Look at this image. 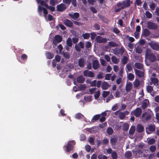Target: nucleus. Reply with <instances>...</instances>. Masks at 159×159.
Returning a JSON list of instances; mask_svg holds the SVG:
<instances>
[{"label":"nucleus","instance_id":"obj_1","mask_svg":"<svg viewBox=\"0 0 159 159\" xmlns=\"http://www.w3.org/2000/svg\"><path fill=\"white\" fill-rule=\"evenodd\" d=\"M153 115L152 111L150 109H148L146 111L143 113L141 119L142 121L143 122L149 121L152 118Z\"/></svg>","mask_w":159,"mask_h":159},{"label":"nucleus","instance_id":"obj_2","mask_svg":"<svg viewBox=\"0 0 159 159\" xmlns=\"http://www.w3.org/2000/svg\"><path fill=\"white\" fill-rule=\"evenodd\" d=\"M145 56L146 58L151 62H153L156 60L155 55L149 48L147 49L145 51Z\"/></svg>","mask_w":159,"mask_h":159},{"label":"nucleus","instance_id":"obj_3","mask_svg":"<svg viewBox=\"0 0 159 159\" xmlns=\"http://www.w3.org/2000/svg\"><path fill=\"white\" fill-rule=\"evenodd\" d=\"M76 143L75 140L70 141L68 142L66 145L64 146L66 148L65 151L67 152H69L70 151L74 150V146L75 144Z\"/></svg>","mask_w":159,"mask_h":159},{"label":"nucleus","instance_id":"obj_4","mask_svg":"<svg viewBox=\"0 0 159 159\" xmlns=\"http://www.w3.org/2000/svg\"><path fill=\"white\" fill-rule=\"evenodd\" d=\"M147 39L150 41V42L148 43V44L149 45L153 50L156 51H159V43L158 42L152 41L148 38H147Z\"/></svg>","mask_w":159,"mask_h":159},{"label":"nucleus","instance_id":"obj_5","mask_svg":"<svg viewBox=\"0 0 159 159\" xmlns=\"http://www.w3.org/2000/svg\"><path fill=\"white\" fill-rule=\"evenodd\" d=\"M142 110L141 108L137 107L135 110L131 111V114L136 117H139L141 115Z\"/></svg>","mask_w":159,"mask_h":159},{"label":"nucleus","instance_id":"obj_6","mask_svg":"<svg viewBox=\"0 0 159 159\" xmlns=\"http://www.w3.org/2000/svg\"><path fill=\"white\" fill-rule=\"evenodd\" d=\"M147 27L149 29L155 30L157 29L158 25L156 23L148 21L147 23Z\"/></svg>","mask_w":159,"mask_h":159},{"label":"nucleus","instance_id":"obj_7","mask_svg":"<svg viewBox=\"0 0 159 159\" xmlns=\"http://www.w3.org/2000/svg\"><path fill=\"white\" fill-rule=\"evenodd\" d=\"M62 40V37L59 35H57L54 37L53 40V43L54 45H56L58 43L61 42Z\"/></svg>","mask_w":159,"mask_h":159},{"label":"nucleus","instance_id":"obj_8","mask_svg":"<svg viewBox=\"0 0 159 159\" xmlns=\"http://www.w3.org/2000/svg\"><path fill=\"white\" fill-rule=\"evenodd\" d=\"M133 154L136 156V157H142L143 156V150L141 149H137L135 151H133Z\"/></svg>","mask_w":159,"mask_h":159},{"label":"nucleus","instance_id":"obj_9","mask_svg":"<svg viewBox=\"0 0 159 159\" xmlns=\"http://www.w3.org/2000/svg\"><path fill=\"white\" fill-rule=\"evenodd\" d=\"M66 7L65 4L61 3L59 5H57L56 7L57 10V11L62 12L64 11Z\"/></svg>","mask_w":159,"mask_h":159},{"label":"nucleus","instance_id":"obj_10","mask_svg":"<svg viewBox=\"0 0 159 159\" xmlns=\"http://www.w3.org/2000/svg\"><path fill=\"white\" fill-rule=\"evenodd\" d=\"M155 130V126L154 125L151 124L148 126L146 128V132L149 134L151 132H153Z\"/></svg>","mask_w":159,"mask_h":159},{"label":"nucleus","instance_id":"obj_11","mask_svg":"<svg viewBox=\"0 0 159 159\" xmlns=\"http://www.w3.org/2000/svg\"><path fill=\"white\" fill-rule=\"evenodd\" d=\"M84 76L89 77H94V73L91 71H89L88 70H85L83 72Z\"/></svg>","mask_w":159,"mask_h":159},{"label":"nucleus","instance_id":"obj_12","mask_svg":"<svg viewBox=\"0 0 159 159\" xmlns=\"http://www.w3.org/2000/svg\"><path fill=\"white\" fill-rule=\"evenodd\" d=\"M96 40L97 43H106L107 42L106 38H103L101 36H98L96 38Z\"/></svg>","mask_w":159,"mask_h":159},{"label":"nucleus","instance_id":"obj_13","mask_svg":"<svg viewBox=\"0 0 159 159\" xmlns=\"http://www.w3.org/2000/svg\"><path fill=\"white\" fill-rule=\"evenodd\" d=\"M63 23L66 26L72 28L73 24L70 20L65 19L63 21Z\"/></svg>","mask_w":159,"mask_h":159},{"label":"nucleus","instance_id":"obj_14","mask_svg":"<svg viewBox=\"0 0 159 159\" xmlns=\"http://www.w3.org/2000/svg\"><path fill=\"white\" fill-rule=\"evenodd\" d=\"M149 103V100L148 99H145L142 103L141 105L142 108L143 110L146 109Z\"/></svg>","mask_w":159,"mask_h":159},{"label":"nucleus","instance_id":"obj_15","mask_svg":"<svg viewBox=\"0 0 159 159\" xmlns=\"http://www.w3.org/2000/svg\"><path fill=\"white\" fill-rule=\"evenodd\" d=\"M130 0H125L123 1V5L122 7V9H124L130 6Z\"/></svg>","mask_w":159,"mask_h":159},{"label":"nucleus","instance_id":"obj_16","mask_svg":"<svg viewBox=\"0 0 159 159\" xmlns=\"http://www.w3.org/2000/svg\"><path fill=\"white\" fill-rule=\"evenodd\" d=\"M134 71L135 74L138 77H142L144 76V73L143 71H142L137 69H135Z\"/></svg>","mask_w":159,"mask_h":159},{"label":"nucleus","instance_id":"obj_17","mask_svg":"<svg viewBox=\"0 0 159 159\" xmlns=\"http://www.w3.org/2000/svg\"><path fill=\"white\" fill-rule=\"evenodd\" d=\"M69 16L73 19L75 20H77L79 17L80 14L78 12H75L73 14H69Z\"/></svg>","mask_w":159,"mask_h":159},{"label":"nucleus","instance_id":"obj_18","mask_svg":"<svg viewBox=\"0 0 159 159\" xmlns=\"http://www.w3.org/2000/svg\"><path fill=\"white\" fill-rule=\"evenodd\" d=\"M99 66V62L98 60H93V67L94 70L97 69Z\"/></svg>","mask_w":159,"mask_h":159},{"label":"nucleus","instance_id":"obj_19","mask_svg":"<svg viewBox=\"0 0 159 159\" xmlns=\"http://www.w3.org/2000/svg\"><path fill=\"white\" fill-rule=\"evenodd\" d=\"M144 127L141 125L139 124L137 125L136 130L138 133H141L144 130Z\"/></svg>","mask_w":159,"mask_h":159},{"label":"nucleus","instance_id":"obj_20","mask_svg":"<svg viewBox=\"0 0 159 159\" xmlns=\"http://www.w3.org/2000/svg\"><path fill=\"white\" fill-rule=\"evenodd\" d=\"M85 79L83 77L82 75H80L79 76L77 79V81L78 83H83L85 81Z\"/></svg>","mask_w":159,"mask_h":159},{"label":"nucleus","instance_id":"obj_21","mask_svg":"<svg viewBox=\"0 0 159 159\" xmlns=\"http://www.w3.org/2000/svg\"><path fill=\"white\" fill-rule=\"evenodd\" d=\"M84 59L82 58H80L78 61V65L81 67H83L84 66Z\"/></svg>","mask_w":159,"mask_h":159},{"label":"nucleus","instance_id":"obj_22","mask_svg":"<svg viewBox=\"0 0 159 159\" xmlns=\"http://www.w3.org/2000/svg\"><path fill=\"white\" fill-rule=\"evenodd\" d=\"M125 51V48L123 46H122L120 49L116 51V54H120L121 55H122L124 53Z\"/></svg>","mask_w":159,"mask_h":159},{"label":"nucleus","instance_id":"obj_23","mask_svg":"<svg viewBox=\"0 0 159 159\" xmlns=\"http://www.w3.org/2000/svg\"><path fill=\"white\" fill-rule=\"evenodd\" d=\"M150 34V32L147 29H144L142 32V35L145 37H147Z\"/></svg>","mask_w":159,"mask_h":159},{"label":"nucleus","instance_id":"obj_24","mask_svg":"<svg viewBox=\"0 0 159 159\" xmlns=\"http://www.w3.org/2000/svg\"><path fill=\"white\" fill-rule=\"evenodd\" d=\"M117 141V138H112L110 139V141L112 146H115Z\"/></svg>","mask_w":159,"mask_h":159},{"label":"nucleus","instance_id":"obj_25","mask_svg":"<svg viewBox=\"0 0 159 159\" xmlns=\"http://www.w3.org/2000/svg\"><path fill=\"white\" fill-rule=\"evenodd\" d=\"M101 116L100 114L96 115L94 116L91 120V122H94L98 120L100 117Z\"/></svg>","mask_w":159,"mask_h":159},{"label":"nucleus","instance_id":"obj_26","mask_svg":"<svg viewBox=\"0 0 159 159\" xmlns=\"http://www.w3.org/2000/svg\"><path fill=\"white\" fill-rule=\"evenodd\" d=\"M45 56L48 59H51L54 57V54L52 53L48 52L46 53Z\"/></svg>","mask_w":159,"mask_h":159},{"label":"nucleus","instance_id":"obj_27","mask_svg":"<svg viewBox=\"0 0 159 159\" xmlns=\"http://www.w3.org/2000/svg\"><path fill=\"white\" fill-rule=\"evenodd\" d=\"M134 65L136 68L139 69L141 70L143 68V64L140 63L136 62Z\"/></svg>","mask_w":159,"mask_h":159},{"label":"nucleus","instance_id":"obj_28","mask_svg":"<svg viewBox=\"0 0 159 159\" xmlns=\"http://www.w3.org/2000/svg\"><path fill=\"white\" fill-rule=\"evenodd\" d=\"M150 80L151 82L154 85L158 84L159 82V80L157 78L151 77L150 79Z\"/></svg>","mask_w":159,"mask_h":159},{"label":"nucleus","instance_id":"obj_29","mask_svg":"<svg viewBox=\"0 0 159 159\" xmlns=\"http://www.w3.org/2000/svg\"><path fill=\"white\" fill-rule=\"evenodd\" d=\"M66 45L68 46L71 47L72 46V42L71 39L69 37L68 38L66 41Z\"/></svg>","mask_w":159,"mask_h":159},{"label":"nucleus","instance_id":"obj_30","mask_svg":"<svg viewBox=\"0 0 159 159\" xmlns=\"http://www.w3.org/2000/svg\"><path fill=\"white\" fill-rule=\"evenodd\" d=\"M135 129V127L134 126H132L129 129V134L130 135H132L134 133Z\"/></svg>","mask_w":159,"mask_h":159},{"label":"nucleus","instance_id":"obj_31","mask_svg":"<svg viewBox=\"0 0 159 159\" xmlns=\"http://www.w3.org/2000/svg\"><path fill=\"white\" fill-rule=\"evenodd\" d=\"M109 87V84L107 82H104L102 85V87L103 89H107Z\"/></svg>","mask_w":159,"mask_h":159},{"label":"nucleus","instance_id":"obj_32","mask_svg":"<svg viewBox=\"0 0 159 159\" xmlns=\"http://www.w3.org/2000/svg\"><path fill=\"white\" fill-rule=\"evenodd\" d=\"M129 125L127 123H125L123 125V130L124 131H127L129 128Z\"/></svg>","mask_w":159,"mask_h":159},{"label":"nucleus","instance_id":"obj_33","mask_svg":"<svg viewBox=\"0 0 159 159\" xmlns=\"http://www.w3.org/2000/svg\"><path fill=\"white\" fill-rule=\"evenodd\" d=\"M112 61L115 64H117L118 63L119 60L115 56H113L111 58Z\"/></svg>","mask_w":159,"mask_h":159},{"label":"nucleus","instance_id":"obj_34","mask_svg":"<svg viewBox=\"0 0 159 159\" xmlns=\"http://www.w3.org/2000/svg\"><path fill=\"white\" fill-rule=\"evenodd\" d=\"M132 84L131 83H129L127 84L126 86V90L127 91H129L132 89Z\"/></svg>","mask_w":159,"mask_h":159},{"label":"nucleus","instance_id":"obj_35","mask_svg":"<svg viewBox=\"0 0 159 159\" xmlns=\"http://www.w3.org/2000/svg\"><path fill=\"white\" fill-rule=\"evenodd\" d=\"M107 133L109 135H111L113 133V130L111 127H108L107 130Z\"/></svg>","mask_w":159,"mask_h":159},{"label":"nucleus","instance_id":"obj_36","mask_svg":"<svg viewBox=\"0 0 159 159\" xmlns=\"http://www.w3.org/2000/svg\"><path fill=\"white\" fill-rule=\"evenodd\" d=\"M111 157L112 159H117V153L115 151H113L111 154Z\"/></svg>","mask_w":159,"mask_h":159},{"label":"nucleus","instance_id":"obj_37","mask_svg":"<svg viewBox=\"0 0 159 159\" xmlns=\"http://www.w3.org/2000/svg\"><path fill=\"white\" fill-rule=\"evenodd\" d=\"M132 153L130 151L126 152L125 153V157L127 158H129L132 156Z\"/></svg>","mask_w":159,"mask_h":159},{"label":"nucleus","instance_id":"obj_38","mask_svg":"<svg viewBox=\"0 0 159 159\" xmlns=\"http://www.w3.org/2000/svg\"><path fill=\"white\" fill-rule=\"evenodd\" d=\"M84 117V116L80 113H78L75 115V118L78 119L83 118Z\"/></svg>","mask_w":159,"mask_h":159},{"label":"nucleus","instance_id":"obj_39","mask_svg":"<svg viewBox=\"0 0 159 159\" xmlns=\"http://www.w3.org/2000/svg\"><path fill=\"white\" fill-rule=\"evenodd\" d=\"M128 60V58L125 56H124L121 60V62L123 65L126 64Z\"/></svg>","mask_w":159,"mask_h":159},{"label":"nucleus","instance_id":"obj_40","mask_svg":"<svg viewBox=\"0 0 159 159\" xmlns=\"http://www.w3.org/2000/svg\"><path fill=\"white\" fill-rule=\"evenodd\" d=\"M145 14L147 18L150 19L152 17V14L148 11H146Z\"/></svg>","mask_w":159,"mask_h":159},{"label":"nucleus","instance_id":"obj_41","mask_svg":"<svg viewBox=\"0 0 159 159\" xmlns=\"http://www.w3.org/2000/svg\"><path fill=\"white\" fill-rule=\"evenodd\" d=\"M134 75L131 73H129L128 76V79L130 81L133 80H134Z\"/></svg>","mask_w":159,"mask_h":159},{"label":"nucleus","instance_id":"obj_42","mask_svg":"<svg viewBox=\"0 0 159 159\" xmlns=\"http://www.w3.org/2000/svg\"><path fill=\"white\" fill-rule=\"evenodd\" d=\"M155 142V140L154 138H152L149 139L148 141V143L149 145L154 144Z\"/></svg>","mask_w":159,"mask_h":159},{"label":"nucleus","instance_id":"obj_43","mask_svg":"<svg viewBox=\"0 0 159 159\" xmlns=\"http://www.w3.org/2000/svg\"><path fill=\"white\" fill-rule=\"evenodd\" d=\"M125 113L120 112L119 113V117L121 120L123 119L125 117Z\"/></svg>","mask_w":159,"mask_h":159},{"label":"nucleus","instance_id":"obj_44","mask_svg":"<svg viewBox=\"0 0 159 159\" xmlns=\"http://www.w3.org/2000/svg\"><path fill=\"white\" fill-rule=\"evenodd\" d=\"M90 36V34L89 33H85L83 34V37L84 39H88Z\"/></svg>","mask_w":159,"mask_h":159},{"label":"nucleus","instance_id":"obj_45","mask_svg":"<svg viewBox=\"0 0 159 159\" xmlns=\"http://www.w3.org/2000/svg\"><path fill=\"white\" fill-rule=\"evenodd\" d=\"M108 44L109 46L111 47H115L117 46V44L115 42L111 41L109 42Z\"/></svg>","mask_w":159,"mask_h":159},{"label":"nucleus","instance_id":"obj_46","mask_svg":"<svg viewBox=\"0 0 159 159\" xmlns=\"http://www.w3.org/2000/svg\"><path fill=\"white\" fill-rule=\"evenodd\" d=\"M62 54L63 55L64 57L66 59L69 58H70V54L68 52H63Z\"/></svg>","mask_w":159,"mask_h":159},{"label":"nucleus","instance_id":"obj_47","mask_svg":"<svg viewBox=\"0 0 159 159\" xmlns=\"http://www.w3.org/2000/svg\"><path fill=\"white\" fill-rule=\"evenodd\" d=\"M153 87L150 85H148L147 87V91L148 93H151L153 90Z\"/></svg>","mask_w":159,"mask_h":159},{"label":"nucleus","instance_id":"obj_48","mask_svg":"<svg viewBox=\"0 0 159 159\" xmlns=\"http://www.w3.org/2000/svg\"><path fill=\"white\" fill-rule=\"evenodd\" d=\"M113 32L118 35H119V34L120 33V30L116 27H115L113 28Z\"/></svg>","mask_w":159,"mask_h":159},{"label":"nucleus","instance_id":"obj_49","mask_svg":"<svg viewBox=\"0 0 159 159\" xmlns=\"http://www.w3.org/2000/svg\"><path fill=\"white\" fill-rule=\"evenodd\" d=\"M126 67L127 68V70L128 71H131L132 69L130 63H128L127 64L126 66Z\"/></svg>","mask_w":159,"mask_h":159},{"label":"nucleus","instance_id":"obj_50","mask_svg":"<svg viewBox=\"0 0 159 159\" xmlns=\"http://www.w3.org/2000/svg\"><path fill=\"white\" fill-rule=\"evenodd\" d=\"M140 84V82L139 80H135L134 83V86L135 87H138Z\"/></svg>","mask_w":159,"mask_h":159},{"label":"nucleus","instance_id":"obj_51","mask_svg":"<svg viewBox=\"0 0 159 159\" xmlns=\"http://www.w3.org/2000/svg\"><path fill=\"white\" fill-rule=\"evenodd\" d=\"M94 139L92 137H90L89 138V141L91 145H93L94 144Z\"/></svg>","mask_w":159,"mask_h":159},{"label":"nucleus","instance_id":"obj_52","mask_svg":"<svg viewBox=\"0 0 159 159\" xmlns=\"http://www.w3.org/2000/svg\"><path fill=\"white\" fill-rule=\"evenodd\" d=\"M100 91L99 90L97 91L94 94V97L95 99H97L100 96Z\"/></svg>","mask_w":159,"mask_h":159},{"label":"nucleus","instance_id":"obj_53","mask_svg":"<svg viewBox=\"0 0 159 159\" xmlns=\"http://www.w3.org/2000/svg\"><path fill=\"white\" fill-rule=\"evenodd\" d=\"M47 9H48L50 10L51 11H54L55 10V8L52 6H49L48 5L46 7Z\"/></svg>","mask_w":159,"mask_h":159},{"label":"nucleus","instance_id":"obj_54","mask_svg":"<svg viewBox=\"0 0 159 159\" xmlns=\"http://www.w3.org/2000/svg\"><path fill=\"white\" fill-rule=\"evenodd\" d=\"M93 27L94 28V30H99L100 29V25L97 24H95L93 25Z\"/></svg>","mask_w":159,"mask_h":159},{"label":"nucleus","instance_id":"obj_55","mask_svg":"<svg viewBox=\"0 0 159 159\" xmlns=\"http://www.w3.org/2000/svg\"><path fill=\"white\" fill-rule=\"evenodd\" d=\"M43 10V7L39 5L38 7V11L39 14L41 15L42 11Z\"/></svg>","mask_w":159,"mask_h":159},{"label":"nucleus","instance_id":"obj_56","mask_svg":"<svg viewBox=\"0 0 159 159\" xmlns=\"http://www.w3.org/2000/svg\"><path fill=\"white\" fill-rule=\"evenodd\" d=\"M38 2L40 3L41 5L45 7H46L47 6V5H48V4L46 3V2L45 1L43 0H40V2Z\"/></svg>","mask_w":159,"mask_h":159},{"label":"nucleus","instance_id":"obj_57","mask_svg":"<svg viewBox=\"0 0 159 159\" xmlns=\"http://www.w3.org/2000/svg\"><path fill=\"white\" fill-rule=\"evenodd\" d=\"M156 149V147L155 146L152 145L150 146V151L152 152H154Z\"/></svg>","mask_w":159,"mask_h":159},{"label":"nucleus","instance_id":"obj_58","mask_svg":"<svg viewBox=\"0 0 159 159\" xmlns=\"http://www.w3.org/2000/svg\"><path fill=\"white\" fill-rule=\"evenodd\" d=\"M110 92L109 91H104L102 93L103 97L104 98L107 97L109 94Z\"/></svg>","mask_w":159,"mask_h":159},{"label":"nucleus","instance_id":"obj_59","mask_svg":"<svg viewBox=\"0 0 159 159\" xmlns=\"http://www.w3.org/2000/svg\"><path fill=\"white\" fill-rule=\"evenodd\" d=\"M150 8L152 11H153L155 7V4L154 3L152 2L149 5Z\"/></svg>","mask_w":159,"mask_h":159},{"label":"nucleus","instance_id":"obj_60","mask_svg":"<svg viewBox=\"0 0 159 159\" xmlns=\"http://www.w3.org/2000/svg\"><path fill=\"white\" fill-rule=\"evenodd\" d=\"M98 159H107V157L105 155H99L98 156Z\"/></svg>","mask_w":159,"mask_h":159},{"label":"nucleus","instance_id":"obj_61","mask_svg":"<svg viewBox=\"0 0 159 159\" xmlns=\"http://www.w3.org/2000/svg\"><path fill=\"white\" fill-rule=\"evenodd\" d=\"M86 139V136L84 134H82L80 135V139L81 141H84Z\"/></svg>","mask_w":159,"mask_h":159},{"label":"nucleus","instance_id":"obj_62","mask_svg":"<svg viewBox=\"0 0 159 159\" xmlns=\"http://www.w3.org/2000/svg\"><path fill=\"white\" fill-rule=\"evenodd\" d=\"M136 53L140 54L142 52V50L141 48L139 47H137L136 48Z\"/></svg>","mask_w":159,"mask_h":159},{"label":"nucleus","instance_id":"obj_63","mask_svg":"<svg viewBox=\"0 0 159 159\" xmlns=\"http://www.w3.org/2000/svg\"><path fill=\"white\" fill-rule=\"evenodd\" d=\"M75 48L78 52H80L81 50V48L78 44H76L75 45Z\"/></svg>","mask_w":159,"mask_h":159},{"label":"nucleus","instance_id":"obj_64","mask_svg":"<svg viewBox=\"0 0 159 159\" xmlns=\"http://www.w3.org/2000/svg\"><path fill=\"white\" fill-rule=\"evenodd\" d=\"M72 40L74 43L76 44L78 41L79 39L77 37H74L72 38Z\"/></svg>","mask_w":159,"mask_h":159}]
</instances>
